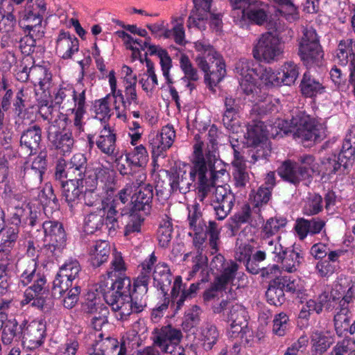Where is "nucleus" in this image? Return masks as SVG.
Instances as JSON below:
<instances>
[{
    "mask_svg": "<svg viewBox=\"0 0 355 355\" xmlns=\"http://www.w3.org/2000/svg\"><path fill=\"white\" fill-rule=\"evenodd\" d=\"M276 284H277L275 279L270 281L266 293V297L268 303L277 306L284 302L285 295L283 290Z\"/></svg>",
    "mask_w": 355,
    "mask_h": 355,
    "instance_id": "53",
    "label": "nucleus"
},
{
    "mask_svg": "<svg viewBox=\"0 0 355 355\" xmlns=\"http://www.w3.org/2000/svg\"><path fill=\"white\" fill-rule=\"evenodd\" d=\"M111 254V246L107 241H98L90 249L91 263L94 267H99L106 262Z\"/></svg>",
    "mask_w": 355,
    "mask_h": 355,
    "instance_id": "28",
    "label": "nucleus"
},
{
    "mask_svg": "<svg viewBox=\"0 0 355 355\" xmlns=\"http://www.w3.org/2000/svg\"><path fill=\"white\" fill-rule=\"evenodd\" d=\"M225 110L223 116L225 127L234 133H238L241 129L237 116L240 110L239 100L231 96L225 99Z\"/></svg>",
    "mask_w": 355,
    "mask_h": 355,
    "instance_id": "21",
    "label": "nucleus"
},
{
    "mask_svg": "<svg viewBox=\"0 0 355 355\" xmlns=\"http://www.w3.org/2000/svg\"><path fill=\"white\" fill-rule=\"evenodd\" d=\"M321 295H326L327 302L325 309L328 311H335L334 318L337 320L344 318V313H348L350 309L349 305L354 300V292L352 288H349L347 291L340 284H336L330 293L323 292Z\"/></svg>",
    "mask_w": 355,
    "mask_h": 355,
    "instance_id": "10",
    "label": "nucleus"
},
{
    "mask_svg": "<svg viewBox=\"0 0 355 355\" xmlns=\"http://www.w3.org/2000/svg\"><path fill=\"white\" fill-rule=\"evenodd\" d=\"M206 166L201 161H198L195 166H188L186 169L179 168L175 173L170 175V187L173 193L180 192L187 193L190 191L191 187L198 181V178L201 172L204 171Z\"/></svg>",
    "mask_w": 355,
    "mask_h": 355,
    "instance_id": "12",
    "label": "nucleus"
},
{
    "mask_svg": "<svg viewBox=\"0 0 355 355\" xmlns=\"http://www.w3.org/2000/svg\"><path fill=\"white\" fill-rule=\"evenodd\" d=\"M26 256L29 259V268H26L24 271V276L26 280V282L24 280V285L26 283H30L35 278V272L36 270V260L37 259V253L33 246V241H28V248L26 250Z\"/></svg>",
    "mask_w": 355,
    "mask_h": 355,
    "instance_id": "54",
    "label": "nucleus"
},
{
    "mask_svg": "<svg viewBox=\"0 0 355 355\" xmlns=\"http://www.w3.org/2000/svg\"><path fill=\"white\" fill-rule=\"evenodd\" d=\"M260 68L261 69L258 70L257 79H259L266 85H280L279 71L275 72L272 68L264 67L261 64Z\"/></svg>",
    "mask_w": 355,
    "mask_h": 355,
    "instance_id": "59",
    "label": "nucleus"
},
{
    "mask_svg": "<svg viewBox=\"0 0 355 355\" xmlns=\"http://www.w3.org/2000/svg\"><path fill=\"white\" fill-rule=\"evenodd\" d=\"M204 168L203 172L200 173L198 181L196 182L198 185V198L202 202L205 200L211 189L214 187V179L216 177L214 171H211L210 166Z\"/></svg>",
    "mask_w": 355,
    "mask_h": 355,
    "instance_id": "32",
    "label": "nucleus"
},
{
    "mask_svg": "<svg viewBox=\"0 0 355 355\" xmlns=\"http://www.w3.org/2000/svg\"><path fill=\"white\" fill-rule=\"evenodd\" d=\"M311 343L313 355H322L331 347L333 340L322 331L315 330L311 335Z\"/></svg>",
    "mask_w": 355,
    "mask_h": 355,
    "instance_id": "39",
    "label": "nucleus"
},
{
    "mask_svg": "<svg viewBox=\"0 0 355 355\" xmlns=\"http://www.w3.org/2000/svg\"><path fill=\"white\" fill-rule=\"evenodd\" d=\"M348 163L343 159H339V155H333L331 157L324 158L322 161V166L327 174L336 173L339 171H344L347 168Z\"/></svg>",
    "mask_w": 355,
    "mask_h": 355,
    "instance_id": "56",
    "label": "nucleus"
},
{
    "mask_svg": "<svg viewBox=\"0 0 355 355\" xmlns=\"http://www.w3.org/2000/svg\"><path fill=\"white\" fill-rule=\"evenodd\" d=\"M126 267L120 253H115L111 262V267L107 270V274L110 282H101L99 286L102 294L105 293H116V294L130 293L131 281L130 279L125 276L124 272Z\"/></svg>",
    "mask_w": 355,
    "mask_h": 355,
    "instance_id": "6",
    "label": "nucleus"
},
{
    "mask_svg": "<svg viewBox=\"0 0 355 355\" xmlns=\"http://www.w3.org/2000/svg\"><path fill=\"white\" fill-rule=\"evenodd\" d=\"M282 125L281 129L284 134H292L295 139L302 144L306 141L318 142L327 136L324 125L318 123L303 112H299L293 116L290 123L285 121Z\"/></svg>",
    "mask_w": 355,
    "mask_h": 355,
    "instance_id": "1",
    "label": "nucleus"
},
{
    "mask_svg": "<svg viewBox=\"0 0 355 355\" xmlns=\"http://www.w3.org/2000/svg\"><path fill=\"white\" fill-rule=\"evenodd\" d=\"M150 146L153 157L163 155L164 153L169 149L174 141L175 132L171 125L164 126L161 132L150 136Z\"/></svg>",
    "mask_w": 355,
    "mask_h": 355,
    "instance_id": "18",
    "label": "nucleus"
},
{
    "mask_svg": "<svg viewBox=\"0 0 355 355\" xmlns=\"http://www.w3.org/2000/svg\"><path fill=\"white\" fill-rule=\"evenodd\" d=\"M180 66L184 74L182 80L196 82L200 79V76L197 69L193 67L190 59L187 55H181L180 58Z\"/></svg>",
    "mask_w": 355,
    "mask_h": 355,
    "instance_id": "57",
    "label": "nucleus"
},
{
    "mask_svg": "<svg viewBox=\"0 0 355 355\" xmlns=\"http://www.w3.org/2000/svg\"><path fill=\"white\" fill-rule=\"evenodd\" d=\"M277 35L271 33H265L258 39L254 44L252 53L254 58L257 60H264L268 63L277 61L282 56L283 49L279 43L281 33L283 31L286 32V35L291 37L293 32L291 29L281 28L275 24Z\"/></svg>",
    "mask_w": 355,
    "mask_h": 355,
    "instance_id": "5",
    "label": "nucleus"
},
{
    "mask_svg": "<svg viewBox=\"0 0 355 355\" xmlns=\"http://www.w3.org/2000/svg\"><path fill=\"white\" fill-rule=\"evenodd\" d=\"M19 227H6L0 234V252L9 255L19 238Z\"/></svg>",
    "mask_w": 355,
    "mask_h": 355,
    "instance_id": "29",
    "label": "nucleus"
},
{
    "mask_svg": "<svg viewBox=\"0 0 355 355\" xmlns=\"http://www.w3.org/2000/svg\"><path fill=\"white\" fill-rule=\"evenodd\" d=\"M45 236L49 238L51 245L58 249L62 248L66 243V234L62 223L58 221H45L41 223Z\"/></svg>",
    "mask_w": 355,
    "mask_h": 355,
    "instance_id": "26",
    "label": "nucleus"
},
{
    "mask_svg": "<svg viewBox=\"0 0 355 355\" xmlns=\"http://www.w3.org/2000/svg\"><path fill=\"white\" fill-rule=\"evenodd\" d=\"M86 165L87 159L83 154L79 153L73 155L71 160L66 164L67 172L69 173V179L83 182V175L85 172Z\"/></svg>",
    "mask_w": 355,
    "mask_h": 355,
    "instance_id": "34",
    "label": "nucleus"
},
{
    "mask_svg": "<svg viewBox=\"0 0 355 355\" xmlns=\"http://www.w3.org/2000/svg\"><path fill=\"white\" fill-rule=\"evenodd\" d=\"M301 92L306 97H313L324 92L325 87L309 73H305L300 84Z\"/></svg>",
    "mask_w": 355,
    "mask_h": 355,
    "instance_id": "35",
    "label": "nucleus"
},
{
    "mask_svg": "<svg viewBox=\"0 0 355 355\" xmlns=\"http://www.w3.org/2000/svg\"><path fill=\"white\" fill-rule=\"evenodd\" d=\"M116 137L110 127L105 125L101 131L96 144L101 151L107 155L114 154L116 147Z\"/></svg>",
    "mask_w": 355,
    "mask_h": 355,
    "instance_id": "33",
    "label": "nucleus"
},
{
    "mask_svg": "<svg viewBox=\"0 0 355 355\" xmlns=\"http://www.w3.org/2000/svg\"><path fill=\"white\" fill-rule=\"evenodd\" d=\"M260 63L258 61L241 58L235 64V71L241 78L257 79Z\"/></svg>",
    "mask_w": 355,
    "mask_h": 355,
    "instance_id": "37",
    "label": "nucleus"
},
{
    "mask_svg": "<svg viewBox=\"0 0 355 355\" xmlns=\"http://www.w3.org/2000/svg\"><path fill=\"white\" fill-rule=\"evenodd\" d=\"M299 55L306 67L318 64L323 57L318 36L312 27L303 30V36L299 44Z\"/></svg>",
    "mask_w": 355,
    "mask_h": 355,
    "instance_id": "9",
    "label": "nucleus"
},
{
    "mask_svg": "<svg viewBox=\"0 0 355 355\" xmlns=\"http://www.w3.org/2000/svg\"><path fill=\"white\" fill-rule=\"evenodd\" d=\"M187 220L189 228L193 230L194 234H202L205 232L207 233L210 254L216 253L218 250V245L220 241V230L218 228V224L215 221L211 220L207 226L197 206H194L193 210L189 211Z\"/></svg>",
    "mask_w": 355,
    "mask_h": 355,
    "instance_id": "11",
    "label": "nucleus"
},
{
    "mask_svg": "<svg viewBox=\"0 0 355 355\" xmlns=\"http://www.w3.org/2000/svg\"><path fill=\"white\" fill-rule=\"evenodd\" d=\"M214 312L218 313L223 312L224 315H227L232 336L245 332V329L248 326V314L242 305L234 304L232 302L223 300L218 306L214 307Z\"/></svg>",
    "mask_w": 355,
    "mask_h": 355,
    "instance_id": "14",
    "label": "nucleus"
},
{
    "mask_svg": "<svg viewBox=\"0 0 355 355\" xmlns=\"http://www.w3.org/2000/svg\"><path fill=\"white\" fill-rule=\"evenodd\" d=\"M35 277H36V279L34 280V284L28 287L24 291L25 299L24 302L25 301L26 303H29L33 300L32 306L42 307L43 306V300L41 298H38L37 296L42 290L45 280L37 276H35Z\"/></svg>",
    "mask_w": 355,
    "mask_h": 355,
    "instance_id": "41",
    "label": "nucleus"
},
{
    "mask_svg": "<svg viewBox=\"0 0 355 355\" xmlns=\"http://www.w3.org/2000/svg\"><path fill=\"white\" fill-rule=\"evenodd\" d=\"M116 293H105L103 294L105 302L114 311L119 313L120 319L123 320L132 313V306L130 305V296L128 294H116Z\"/></svg>",
    "mask_w": 355,
    "mask_h": 355,
    "instance_id": "22",
    "label": "nucleus"
},
{
    "mask_svg": "<svg viewBox=\"0 0 355 355\" xmlns=\"http://www.w3.org/2000/svg\"><path fill=\"white\" fill-rule=\"evenodd\" d=\"M48 139L53 146L62 155L70 153L74 144L71 132L58 131L54 125L49 128Z\"/></svg>",
    "mask_w": 355,
    "mask_h": 355,
    "instance_id": "23",
    "label": "nucleus"
},
{
    "mask_svg": "<svg viewBox=\"0 0 355 355\" xmlns=\"http://www.w3.org/2000/svg\"><path fill=\"white\" fill-rule=\"evenodd\" d=\"M81 270L79 262L76 259H69L60 268L54 281L52 295L55 298L62 296L69 287L73 285Z\"/></svg>",
    "mask_w": 355,
    "mask_h": 355,
    "instance_id": "13",
    "label": "nucleus"
},
{
    "mask_svg": "<svg viewBox=\"0 0 355 355\" xmlns=\"http://www.w3.org/2000/svg\"><path fill=\"white\" fill-rule=\"evenodd\" d=\"M234 203L235 196L229 185L217 186L214 189L211 205L218 220H224L230 214Z\"/></svg>",
    "mask_w": 355,
    "mask_h": 355,
    "instance_id": "15",
    "label": "nucleus"
},
{
    "mask_svg": "<svg viewBox=\"0 0 355 355\" xmlns=\"http://www.w3.org/2000/svg\"><path fill=\"white\" fill-rule=\"evenodd\" d=\"M27 65L24 67V73H26V83L31 82L34 86V91L38 95L39 89L46 96V91L51 85V76L41 66H32L27 71Z\"/></svg>",
    "mask_w": 355,
    "mask_h": 355,
    "instance_id": "20",
    "label": "nucleus"
},
{
    "mask_svg": "<svg viewBox=\"0 0 355 355\" xmlns=\"http://www.w3.org/2000/svg\"><path fill=\"white\" fill-rule=\"evenodd\" d=\"M150 276L141 273L134 282L133 290H130V305L132 313H140L147 305V292Z\"/></svg>",
    "mask_w": 355,
    "mask_h": 355,
    "instance_id": "17",
    "label": "nucleus"
},
{
    "mask_svg": "<svg viewBox=\"0 0 355 355\" xmlns=\"http://www.w3.org/2000/svg\"><path fill=\"white\" fill-rule=\"evenodd\" d=\"M41 140V129L34 125L24 131V155L36 153Z\"/></svg>",
    "mask_w": 355,
    "mask_h": 355,
    "instance_id": "30",
    "label": "nucleus"
},
{
    "mask_svg": "<svg viewBox=\"0 0 355 355\" xmlns=\"http://www.w3.org/2000/svg\"><path fill=\"white\" fill-rule=\"evenodd\" d=\"M232 6V17L240 26L246 21L262 25L268 19V15L263 4L256 0H230Z\"/></svg>",
    "mask_w": 355,
    "mask_h": 355,
    "instance_id": "8",
    "label": "nucleus"
},
{
    "mask_svg": "<svg viewBox=\"0 0 355 355\" xmlns=\"http://www.w3.org/2000/svg\"><path fill=\"white\" fill-rule=\"evenodd\" d=\"M32 155H29L28 160L24 163V175L26 176V189H28L32 186L38 187L42 180V175L46 169V155L40 153L33 160Z\"/></svg>",
    "mask_w": 355,
    "mask_h": 355,
    "instance_id": "16",
    "label": "nucleus"
},
{
    "mask_svg": "<svg viewBox=\"0 0 355 355\" xmlns=\"http://www.w3.org/2000/svg\"><path fill=\"white\" fill-rule=\"evenodd\" d=\"M114 98V108L116 110H119L120 106L117 105L118 101L122 104L123 107L130 109L132 103L135 105L138 104L137 95L135 87H125V95L123 94L121 89H118L116 95Z\"/></svg>",
    "mask_w": 355,
    "mask_h": 355,
    "instance_id": "44",
    "label": "nucleus"
},
{
    "mask_svg": "<svg viewBox=\"0 0 355 355\" xmlns=\"http://www.w3.org/2000/svg\"><path fill=\"white\" fill-rule=\"evenodd\" d=\"M344 315V318L340 320L334 318L335 330L339 336H341L345 332H349L351 335L355 333V320L350 324L352 318L350 309H348V313H345ZM340 317L341 318V315Z\"/></svg>",
    "mask_w": 355,
    "mask_h": 355,
    "instance_id": "55",
    "label": "nucleus"
},
{
    "mask_svg": "<svg viewBox=\"0 0 355 355\" xmlns=\"http://www.w3.org/2000/svg\"><path fill=\"white\" fill-rule=\"evenodd\" d=\"M173 233V227L169 221H166L164 224L160 225L157 230V239L159 244L162 248H166L168 245Z\"/></svg>",
    "mask_w": 355,
    "mask_h": 355,
    "instance_id": "64",
    "label": "nucleus"
},
{
    "mask_svg": "<svg viewBox=\"0 0 355 355\" xmlns=\"http://www.w3.org/2000/svg\"><path fill=\"white\" fill-rule=\"evenodd\" d=\"M278 8L275 11V15L285 19L288 22L291 23L299 19V12L296 6L291 0L279 2ZM280 21V18L278 19Z\"/></svg>",
    "mask_w": 355,
    "mask_h": 355,
    "instance_id": "45",
    "label": "nucleus"
},
{
    "mask_svg": "<svg viewBox=\"0 0 355 355\" xmlns=\"http://www.w3.org/2000/svg\"><path fill=\"white\" fill-rule=\"evenodd\" d=\"M200 308L193 305L187 312L185 313L182 327L184 331H189L193 327L198 325L200 322Z\"/></svg>",
    "mask_w": 355,
    "mask_h": 355,
    "instance_id": "61",
    "label": "nucleus"
},
{
    "mask_svg": "<svg viewBox=\"0 0 355 355\" xmlns=\"http://www.w3.org/2000/svg\"><path fill=\"white\" fill-rule=\"evenodd\" d=\"M204 73L205 83L207 84L209 87L216 86L226 74L225 62H223L221 64H218V67H214L213 68H210L209 71Z\"/></svg>",
    "mask_w": 355,
    "mask_h": 355,
    "instance_id": "58",
    "label": "nucleus"
},
{
    "mask_svg": "<svg viewBox=\"0 0 355 355\" xmlns=\"http://www.w3.org/2000/svg\"><path fill=\"white\" fill-rule=\"evenodd\" d=\"M246 144L252 147L249 150V163L261 165L266 162L271 153L270 142L263 129V123L258 122L249 125L247 132L244 135Z\"/></svg>",
    "mask_w": 355,
    "mask_h": 355,
    "instance_id": "3",
    "label": "nucleus"
},
{
    "mask_svg": "<svg viewBox=\"0 0 355 355\" xmlns=\"http://www.w3.org/2000/svg\"><path fill=\"white\" fill-rule=\"evenodd\" d=\"M90 349H95V352L101 355H114V352L119 348L117 340L112 338H106L97 340Z\"/></svg>",
    "mask_w": 355,
    "mask_h": 355,
    "instance_id": "52",
    "label": "nucleus"
},
{
    "mask_svg": "<svg viewBox=\"0 0 355 355\" xmlns=\"http://www.w3.org/2000/svg\"><path fill=\"white\" fill-rule=\"evenodd\" d=\"M300 170V175L304 176L306 179L311 175L317 169V164L315 157L312 155L304 154L297 158V162Z\"/></svg>",
    "mask_w": 355,
    "mask_h": 355,
    "instance_id": "48",
    "label": "nucleus"
},
{
    "mask_svg": "<svg viewBox=\"0 0 355 355\" xmlns=\"http://www.w3.org/2000/svg\"><path fill=\"white\" fill-rule=\"evenodd\" d=\"M277 173L284 180L295 185L305 179L304 176L300 175L298 164L290 159L282 162L277 169Z\"/></svg>",
    "mask_w": 355,
    "mask_h": 355,
    "instance_id": "31",
    "label": "nucleus"
},
{
    "mask_svg": "<svg viewBox=\"0 0 355 355\" xmlns=\"http://www.w3.org/2000/svg\"><path fill=\"white\" fill-rule=\"evenodd\" d=\"M286 224V220L284 218H270L264 224L261 234L263 238L268 239L275 235L280 228L284 227Z\"/></svg>",
    "mask_w": 355,
    "mask_h": 355,
    "instance_id": "62",
    "label": "nucleus"
},
{
    "mask_svg": "<svg viewBox=\"0 0 355 355\" xmlns=\"http://www.w3.org/2000/svg\"><path fill=\"white\" fill-rule=\"evenodd\" d=\"M148 153L143 145L136 146L131 153L125 155L124 161L135 166H142L148 162Z\"/></svg>",
    "mask_w": 355,
    "mask_h": 355,
    "instance_id": "50",
    "label": "nucleus"
},
{
    "mask_svg": "<svg viewBox=\"0 0 355 355\" xmlns=\"http://www.w3.org/2000/svg\"><path fill=\"white\" fill-rule=\"evenodd\" d=\"M355 42L352 39L343 40L340 41L336 51L335 58L338 63L346 66L348 63V58L354 52V44Z\"/></svg>",
    "mask_w": 355,
    "mask_h": 355,
    "instance_id": "47",
    "label": "nucleus"
},
{
    "mask_svg": "<svg viewBox=\"0 0 355 355\" xmlns=\"http://www.w3.org/2000/svg\"><path fill=\"white\" fill-rule=\"evenodd\" d=\"M62 193L68 206L72 210L80 202L81 196L83 193V187L79 186V181L73 179H69L62 182Z\"/></svg>",
    "mask_w": 355,
    "mask_h": 355,
    "instance_id": "27",
    "label": "nucleus"
},
{
    "mask_svg": "<svg viewBox=\"0 0 355 355\" xmlns=\"http://www.w3.org/2000/svg\"><path fill=\"white\" fill-rule=\"evenodd\" d=\"M302 261L303 257L300 252L288 248L279 262L283 269L288 272H293L297 270Z\"/></svg>",
    "mask_w": 355,
    "mask_h": 355,
    "instance_id": "42",
    "label": "nucleus"
},
{
    "mask_svg": "<svg viewBox=\"0 0 355 355\" xmlns=\"http://www.w3.org/2000/svg\"><path fill=\"white\" fill-rule=\"evenodd\" d=\"M133 191V187L132 185H125V187L120 190L118 194L114 196L110 203H105L107 208L116 206V207H114V211H117L118 214H121L122 220L124 216L127 214V212H125L123 206L126 202H128L129 197L131 195L132 196Z\"/></svg>",
    "mask_w": 355,
    "mask_h": 355,
    "instance_id": "40",
    "label": "nucleus"
},
{
    "mask_svg": "<svg viewBox=\"0 0 355 355\" xmlns=\"http://www.w3.org/2000/svg\"><path fill=\"white\" fill-rule=\"evenodd\" d=\"M45 326L38 321H32L26 327L24 324V347L32 349L39 347L42 341Z\"/></svg>",
    "mask_w": 355,
    "mask_h": 355,
    "instance_id": "25",
    "label": "nucleus"
},
{
    "mask_svg": "<svg viewBox=\"0 0 355 355\" xmlns=\"http://www.w3.org/2000/svg\"><path fill=\"white\" fill-rule=\"evenodd\" d=\"M239 270V265L232 261H227L224 269L221 270L219 272H221L220 275L218 276L214 281L215 289H223L225 286L232 282L236 276V274Z\"/></svg>",
    "mask_w": 355,
    "mask_h": 355,
    "instance_id": "38",
    "label": "nucleus"
},
{
    "mask_svg": "<svg viewBox=\"0 0 355 355\" xmlns=\"http://www.w3.org/2000/svg\"><path fill=\"white\" fill-rule=\"evenodd\" d=\"M12 11L13 7L10 3H1L0 6V32L8 34L12 33L16 24V19Z\"/></svg>",
    "mask_w": 355,
    "mask_h": 355,
    "instance_id": "36",
    "label": "nucleus"
},
{
    "mask_svg": "<svg viewBox=\"0 0 355 355\" xmlns=\"http://www.w3.org/2000/svg\"><path fill=\"white\" fill-rule=\"evenodd\" d=\"M25 198L29 200L26 208L24 209V215H26L24 227L30 226L36 227L37 231L41 227L40 216H41V205L47 207L46 202H51L55 196L53 187L51 184H46L44 189L40 191L37 187H31Z\"/></svg>",
    "mask_w": 355,
    "mask_h": 355,
    "instance_id": "4",
    "label": "nucleus"
},
{
    "mask_svg": "<svg viewBox=\"0 0 355 355\" xmlns=\"http://www.w3.org/2000/svg\"><path fill=\"white\" fill-rule=\"evenodd\" d=\"M18 322L14 318L12 320L6 319L2 330V342L5 345L11 343L14 338L17 337Z\"/></svg>",
    "mask_w": 355,
    "mask_h": 355,
    "instance_id": "63",
    "label": "nucleus"
},
{
    "mask_svg": "<svg viewBox=\"0 0 355 355\" xmlns=\"http://www.w3.org/2000/svg\"><path fill=\"white\" fill-rule=\"evenodd\" d=\"M326 299V295H321L320 294L318 297L317 302L313 300H309L307 301L306 305L303 306L300 313V317L302 318H306L310 314L311 311H315L317 313H321L322 309H325V304L327 302Z\"/></svg>",
    "mask_w": 355,
    "mask_h": 355,
    "instance_id": "60",
    "label": "nucleus"
},
{
    "mask_svg": "<svg viewBox=\"0 0 355 355\" xmlns=\"http://www.w3.org/2000/svg\"><path fill=\"white\" fill-rule=\"evenodd\" d=\"M182 338V334L180 330L171 325L162 327L160 329L155 331L153 338V346L146 347L143 352H139V355H159V352L155 349V347L159 348L162 352L173 354L174 349H177L176 347ZM178 355H182L183 349L178 347Z\"/></svg>",
    "mask_w": 355,
    "mask_h": 355,
    "instance_id": "7",
    "label": "nucleus"
},
{
    "mask_svg": "<svg viewBox=\"0 0 355 355\" xmlns=\"http://www.w3.org/2000/svg\"><path fill=\"white\" fill-rule=\"evenodd\" d=\"M355 153V128L349 129L343 141L339 159L341 162L345 159L347 163L354 159Z\"/></svg>",
    "mask_w": 355,
    "mask_h": 355,
    "instance_id": "43",
    "label": "nucleus"
},
{
    "mask_svg": "<svg viewBox=\"0 0 355 355\" xmlns=\"http://www.w3.org/2000/svg\"><path fill=\"white\" fill-rule=\"evenodd\" d=\"M200 336L204 349L205 350H210L217 343L219 333L216 326L207 323L202 327Z\"/></svg>",
    "mask_w": 355,
    "mask_h": 355,
    "instance_id": "46",
    "label": "nucleus"
},
{
    "mask_svg": "<svg viewBox=\"0 0 355 355\" xmlns=\"http://www.w3.org/2000/svg\"><path fill=\"white\" fill-rule=\"evenodd\" d=\"M195 47L201 53L196 57V62L203 72L209 71V69L214 67H218V64L224 62L220 55L209 44L198 42L195 44Z\"/></svg>",
    "mask_w": 355,
    "mask_h": 355,
    "instance_id": "19",
    "label": "nucleus"
},
{
    "mask_svg": "<svg viewBox=\"0 0 355 355\" xmlns=\"http://www.w3.org/2000/svg\"><path fill=\"white\" fill-rule=\"evenodd\" d=\"M299 75L298 67L294 62H288L285 63L282 71H279V79L280 85H291L293 84Z\"/></svg>",
    "mask_w": 355,
    "mask_h": 355,
    "instance_id": "51",
    "label": "nucleus"
},
{
    "mask_svg": "<svg viewBox=\"0 0 355 355\" xmlns=\"http://www.w3.org/2000/svg\"><path fill=\"white\" fill-rule=\"evenodd\" d=\"M153 198V186L144 184L135 189L131 196V203L134 211H143L146 214L149 213L151 208V202Z\"/></svg>",
    "mask_w": 355,
    "mask_h": 355,
    "instance_id": "24",
    "label": "nucleus"
},
{
    "mask_svg": "<svg viewBox=\"0 0 355 355\" xmlns=\"http://www.w3.org/2000/svg\"><path fill=\"white\" fill-rule=\"evenodd\" d=\"M207 153H206L205 157L202 155V144H197L194 146V159L193 162V166H195V164L198 161H201L203 162L204 165L207 166H210V169L211 171H214V164L216 160V152L214 150H210L209 146H207Z\"/></svg>",
    "mask_w": 355,
    "mask_h": 355,
    "instance_id": "49",
    "label": "nucleus"
},
{
    "mask_svg": "<svg viewBox=\"0 0 355 355\" xmlns=\"http://www.w3.org/2000/svg\"><path fill=\"white\" fill-rule=\"evenodd\" d=\"M106 202L103 200V207L91 211L84 219V231L87 234H94L97 231L114 236L122 225L121 214L114 211L116 206L107 208Z\"/></svg>",
    "mask_w": 355,
    "mask_h": 355,
    "instance_id": "2",
    "label": "nucleus"
}]
</instances>
